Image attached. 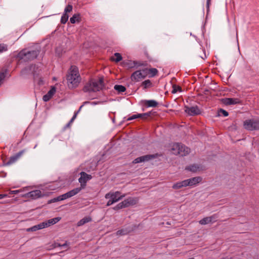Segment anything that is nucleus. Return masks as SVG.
I'll return each mask as SVG.
<instances>
[{
    "mask_svg": "<svg viewBox=\"0 0 259 259\" xmlns=\"http://www.w3.org/2000/svg\"><path fill=\"white\" fill-rule=\"evenodd\" d=\"M24 153V150L19 151L15 155L11 156L8 161L5 162L4 165L8 166L15 163L20 158V157L23 155Z\"/></svg>",
    "mask_w": 259,
    "mask_h": 259,
    "instance_id": "f8f14e48",
    "label": "nucleus"
},
{
    "mask_svg": "<svg viewBox=\"0 0 259 259\" xmlns=\"http://www.w3.org/2000/svg\"><path fill=\"white\" fill-rule=\"evenodd\" d=\"M185 112L190 116H195L201 113V111L197 106L189 107L185 106Z\"/></svg>",
    "mask_w": 259,
    "mask_h": 259,
    "instance_id": "9d476101",
    "label": "nucleus"
},
{
    "mask_svg": "<svg viewBox=\"0 0 259 259\" xmlns=\"http://www.w3.org/2000/svg\"><path fill=\"white\" fill-rule=\"evenodd\" d=\"M125 196V194L121 195V192L119 191L110 192L105 195V198L107 199H109L106 205L107 206H110L113 203L122 199Z\"/></svg>",
    "mask_w": 259,
    "mask_h": 259,
    "instance_id": "20e7f679",
    "label": "nucleus"
},
{
    "mask_svg": "<svg viewBox=\"0 0 259 259\" xmlns=\"http://www.w3.org/2000/svg\"><path fill=\"white\" fill-rule=\"evenodd\" d=\"M171 151L175 155L184 156L189 153L190 150L187 147L180 143H175L172 145Z\"/></svg>",
    "mask_w": 259,
    "mask_h": 259,
    "instance_id": "39448f33",
    "label": "nucleus"
},
{
    "mask_svg": "<svg viewBox=\"0 0 259 259\" xmlns=\"http://www.w3.org/2000/svg\"><path fill=\"white\" fill-rule=\"evenodd\" d=\"M138 201V199L137 198L130 197L122 201V202L123 203L124 208H125L136 204Z\"/></svg>",
    "mask_w": 259,
    "mask_h": 259,
    "instance_id": "ddd939ff",
    "label": "nucleus"
},
{
    "mask_svg": "<svg viewBox=\"0 0 259 259\" xmlns=\"http://www.w3.org/2000/svg\"><path fill=\"white\" fill-rule=\"evenodd\" d=\"M104 88V81L102 78L99 79H91L84 85L82 91L84 93H95L102 90Z\"/></svg>",
    "mask_w": 259,
    "mask_h": 259,
    "instance_id": "f257e3e1",
    "label": "nucleus"
},
{
    "mask_svg": "<svg viewBox=\"0 0 259 259\" xmlns=\"http://www.w3.org/2000/svg\"><path fill=\"white\" fill-rule=\"evenodd\" d=\"M44 196L45 195L42 194L41 191L39 190H35L30 191L23 195V196H25V197L29 198L32 199H36Z\"/></svg>",
    "mask_w": 259,
    "mask_h": 259,
    "instance_id": "9b49d317",
    "label": "nucleus"
},
{
    "mask_svg": "<svg viewBox=\"0 0 259 259\" xmlns=\"http://www.w3.org/2000/svg\"><path fill=\"white\" fill-rule=\"evenodd\" d=\"M155 113H156V112H153L152 111H149V112H148L146 113H140V115H141L140 116V118L145 119H147L148 117L153 115Z\"/></svg>",
    "mask_w": 259,
    "mask_h": 259,
    "instance_id": "cd10ccee",
    "label": "nucleus"
},
{
    "mask_svg": "<svg viewBox=\"0 0 259 259\" xmlns=\"http://www.w3.org/2000/svg\"><path fill=\"white\" fill-rule=\"evenodd\" d=\"M126 65L129 69L135 68V61H130L126 63Z\"/></svg>",
    "mask_w": 259,
    "mask_h": 259,
    "instance_id": "f704fd0d",
    "label": "nucleus"
},
{
    "mask_svg": "<svg viewBox=\"0 0 259 259\" xmlns=\"http://www.w3.org/2000/svg\"><path fill=\"white\" fill-rule=\"evenodd\" d=\"M38 230L42 229L45 228H47L46 224L45 222H42L39 224L37 225Z\"/></svg>",
    "mask_w": 259,
    "mask_h": 259,
    "instance_id": "58836bf2",
    "label": "nucleus"
},
{
    "mask_svg": "<svg viewBox=\"0 0 259 259\" xmlns=\"http://www.w3.org/2000/svg\"><path fill=\"white\" fill-rule=\"evenodd\" d=\"M195 54L196 56L202 59H205L207 58L205 50L201 45L195 51Z\"/></svg>",
    "mask_w": 259,
    "mask_h": 259,
    "instance_id": "2eb2a0df",
    "label": "nucleus"
},
{
    "mask_svg": "<svg viewBox=\"0 0 259 259\" xmlns=\"http://www.w3.org/2000/svg\"><path fill=\"white\" fill-rule=\"evenodd\" d=\"M114 55L116 57V58H114L113 57H111V60L112 61H115V62H118L122 59V57L121 54L119 53H115Z\"/></svg>",
    "mask_w": 259,
    "mask_h": 259,
    "instance_id": "c85d7f7f",
    "label": "nucleus"
},
{
    "mask_svg": "<svg viewBox=\"0 0 259 259\" xmlns=\"http://www.w3.org/2000/svg\"><path fill=\"white\" fill-rule=\"evenodd\" d=\"M141 86L143 90H146L152 87V83L149 79L146 80L141 83Z\"/></svg>",
    "mask_w": 259,
    "mask_h": 259,
    "instance_id": "5701e85b",
    "label": "nucleus"
},
{
    "mask_svg": "<svg viewBox=\"0 0 259 259\" xmlns=\"http://www.w3.org/2000/svg\"><path fill=\"white\" fill-rule=\"evenodd\" d=\"M72 10V6L71 5H68L64 10V13L67 14V13H69Z\"/></svg>",
    "mask_w": 259,
    "mask_h": 259,
    "instance_id": "e433bc0d",
    "label": "nucleus"
},
{
    "mask_svg": "<svg viewBox=\"0 0 259 259\" xmlns=\"http://www.w3.org/2000/svg\"><path fill=\"white\" fill-rule=\"evenodd\" d=\"M82 107H83V105H81V106L79 107V109H80V110H81V108H82Z\"/></svg>",
    "mask_w": 259,
    "mask_h": 259,
    "instance_id": "5fc2aeb1",
    "label": "nucleus"
},
{
    "mask_svg": "<svg viewBox=\"0 0 259 259\" xmlns=\"http://www.w3.org/2000/svg\"><path fill=\"white\" fill-rule=\"evenodd\" d=\"M146 77V73L144 69L142 70H138L134 72L131 76V79L132 81L139 82Z\"/></svg>",
    "mask_w": 259,
    "mask_h": 259,
    "instance_id": "0eeeda50",
    "label": "nucleus"
},
{
    "mask_svg": "<svg viewBox=\"0 0 259 259\" xmlns=\"http://www.w3.org/2000/svg\"><path fill=\"white\" fill-rule=\"evenodd\" d=\"M219 113L220 114H222L224 116H227L228 115V112L227 111H226V110L223 109H220V110H219Z\"/></svg>",
    "mask_w": 259,
    "mask_h": 259,
    "instance_id": "79ce46f5",
    "label": "nucleus"
},
{
    "mask_svg": "<svg viewBox=\"0 0 259 259\" xmlns=\"http://www.w3.org/2000/svg\"><path fill=\"white\" fill-rule=\"evenodd\" d=\"M28 231H35L36 230H38L37 225H35L29 229H27Z\"/></svg>",
    "mask_w": 259,
    "mask_h": 259,
    "instance_id": "c03bdc74",
    "label": "nucleus"
},
{
    "mask_svg": "<svg viewBox=\"0 0 259 259\" xmlns=\"http://www.w3.org/2000/svg\"><path fill=\"white\" fill-rule=\"evenodd\" d=\"M157 157V154H148L139 157L135 159L133 163L134 164L148 161Z\"/></svg>",
    "mask_w": 259,
    "mask_h": 259,
    "instance_id": "1a4fd4ad",
    "label": "nucleus"
},
{
    "mask_svg": "<svg viewBox=\"0 0 259 259\" xmlns=\"http://www.w3.org/2000/svg\"><path fill=\"white\" fill-rule=\"evenodd\" d=\"M89 102H84V104H87V103H88Z\"/></svg>",
    "mask_w": 259,
    "mask_h": 259,
    "instance_id": "6e6d98bb",
    "label": "nucleus"
},
{
    "mask_svg": "<svg viewBox=\"0 0 259 259\" xmlns=\"http://www.w3.org/2000/svg\"><path fill=\"white\" fill-rule=\"evenodd\" d=\"M77 113H74L73 117L71 118V119L70 120V123H72L75 120V119L76 118V117L77 116Z\"/></svg>",
    "mask_w": 259,
    "mask_h": 259,
    "instance_id": "de8ad7c7",
    "label": "nucleus"
},
{
    "mask_svg": "<svg viewBox=\"0 0 259 259\" xmlns=\"http://www.w3.org/2000/svg\"><path fill=\"white\" fill-rule=\"evenodd\" d=\"M82 190V189L81 188H80V187L76 188L75 189H73L69 191L67 193L69 195V197H70H70L76 195L77 194H78Z\"/></svg>",
    "mask_w": 259,
    "mask_h": 259,
    "instance_id": "393cba45",
    "label": "nucleus"
},
{
    "mask_svg": "<svg viewBox=\"0 0 259 259\" xmlns=\"http://www.w3.org/2000/svg\"><path fill=\"white\" fill-rule=\"evenodd\" d=\"M61 244H59V243H57V244H55V247H61Z\"/></svg>",
    "mask_w": 259,
    "mask_h": 259,
    "instance_id": "603ef678",
    "label": "nucleus"
},
{
    "mask_svg": "<svg viewBox=\"0 0 259 259\" xmlns=\"http://www.w3.org/2000/svg\"><path fill=\"white\" fill-rule=\"evenodd\" d=\"M92 221V218L90 217H84L83 219H81L77 223L78 226H81L83 225L84 224L89 223Z\"/></svg>",
    "mask_w": 259,
    "mask_h": 259,
    "instance_id": "b1692460",
    "label": "nucleus"
},
{
    "mask_svg": "<svg viewBox=\"0 0 259 259\" xmlns=\"http://www.w3.org/2000/svg\"><path fill=\"white\" fill-rule=\"evenodd\" d=\"M67 80L70 88H75L78 87L81 78L76 67L71 66L70 71L67 77Z\"/></svg>",
    "mask_w": 259,
    "mask_h": 259,
    "instance_id": "f03ea898",
    "label": "nucleus"
},
{
    "mask_svg": "<svg viewBox=\"0 0 259 259\" xmlns=\"http://www.w3.org/2000/svg\"><path fill=\"white\" fill-rule=\"evenodd\" d=\"M56 92V89L55 87H53L51 89V90L47 93V94L43 96V100L45 102H47L49 101L54 94Z\"/></svg>",
    "mask_w": 259,
    "mask_h": 259,
    "instance_id": "aec40b11",
    "label": "nucleus"
},
{
    "mask_svg": "<svg viewBox=\"0 0 259 259\" xmlns=\"http://www.w3.org/2000/svg\"><path fill=\"white\" fill-rule=\"evenodd\" d=\"M244 127L249 131L257 130L259 127V119H250L244 121Z\"/></svg>",
    "mask_w": 259,
    "mask_h": 259,
    "instance_id": "423d86ee",
    "label": "nucleus"
},
{
    "mask_svg": "<svg viewBox=\"0 0 259 259\" xmlns=\"http://www.w3.org/2000/svg\"><path fill=\"white\" fill-rule=\"evenodd\" d=\"M71 123H70V121L65 125V128H68L70 127Z\"/></svg>",
    "mask_w": 259,
    "mask_h": 259,
    "instance_id": "8fccbe9b",
    "label": "nucleus"
},
{
    "mask_svg": "<svg viewBox=\"0 0 259 259\" xmlns=\"http://www.w3.org/2000/svg\"><path fill=\"white\" fill-rule=\"evenodd\" d=\"M8 197V195L7 194H0V199H3Z\"/></svg>",
    "mask_w": 259,
    "mask_h": 259,
    "instance_id": "09e8293b",
    "label": "nucleus"
},
{
    "mask_svg": "<svg viewBox=\"0 0 259 259\" xmlns=\"http://www.w3.org/2000/svg\"><path fill=\"white\" fill-rule=\"evenodd\" d=\"M79 17L78 15L74 14L72 17L70 19V21L72 24H74L77 21V19Z\"/></svg>",
    "mask_w": 259,
    "mask_h": 259,
    "instance_id": "72a5a7b5",
    "label": "nucleus"
},
{
    "mask_svg": "<svg viewBox=\"0 0 259 259\" xmlns=\"http://www.w3.org/2000/svg\"><path fill=\"white\" fill-rule=\"evenodd\" d=\"M61 201V199H60V196L56 197V198H54L52 199H51L50 202H57V201Z\"/></svg>",
    "mask_w": 259,
    "mask_h": 259,
    "instance_id": "37998d69",
    "label": "nucleus"
},
{
    "mask_svg": "<svg viewBox=\"0 0 259 259\" xmlns=\"http://www.w3.org/2000/svg\"><path fill=\"white\" fill-rule=\"evenodd\" d=\"M60 197L61 201L70 198L67 192L63 195H60Z\"/></svg>",
    "mask_w": 259,
    "mask_h": 259,
    "instance_id": "a19ab883",
    "label": "nucleus"
},
{
    "mask_svg": "<svg viewBox=\"0 0 259 259\" xmlns=\"http://www.w3.org/2000/svg\"><path fill=\"white\" fill-rule=\"evenodd\" d=\"M211 0H207L206 1V9H207V12H208L209 10V7L211 4Z\"/></svg>",
    "mask_w": 259,
    "mask_h": 259,
    "instance_id": "a18cd8bd",
    "label": "nucleus"
},
{
    "mask_svg": "<svg viewBox=\"0 0 259 259\" xmlns=\"http://www.w3.org/2000/svg\"><path fill=\"white\" fill-rule=\"evenodd\" d=\"M68 15L67 14L64 13L61 18V22L62 24H65L68 19Z\"/></svg>",
    "mask_w": 259,
    "mask_h": 259,
    "instance_id": "2f4dec72",
    "label": "nucleus"
},
{
    "mask_svg": "<svg viewBox=\"0 0 259 259\" xmlns=\"http://www.w3.org/2000/svg\"><path fill=\"white\" fill-rule=\"evenodd\" d=\"M217 215L213 214L210 217H205L200 220L199 223L200 224L204 225L209 223H213L216 222Z\"/></svg>",
    "mask_w": 259,
    "mask_h": 259,
    "instance_id": "4468645a",
    "label": "nucleus"
},
{
    "mask_svg": "<svg viewBox=\"0 0 259 259\" xmlns=\"http://www.w3.org/2000/svg\"><path fill=\"white\" fill-rule=\"evenodd\" d=\"M130 232L129 230H127V229H121L119 230H118L116 232V234L117 235H124L127 234Z\"/></svg>",
    "mask_w": 259,
    "mask_h": 259,
    "instance_id": "7c9ffc66",
    "label": "nucleus"
},
{
    "mask_svg": "<svg viewBox=\"0 0 259 259\" xmlns=\"http://www.w3.org/2000/svg\"><path fill=\"white\" fill-rule=\"evenodd\" d=\"M141 116V115H140V113L137 114H134V115H133L132 116H131V117H128L127 119V120L130 121V120H133V119H135L136 118H140Z\"/></svg>",
    "mask_w": 259,
    "mask_h": 259,
    "instance_id": "4c0bfd02",
    "label": "nucleus"
},
{
    "mask_svg": "<svg viewBox=\"0 0 259 259\" xmlns=\"http://www.w3.org/2000/svg\"><path fill=\"white\" fill-rule=\"evenodd\" d=\"M188 181V180L187 179L182 181L178 182L172 185V188L174 189H179L183 187L189 186V183Z\"/></svg>",
    "mask_w": 259,
    "mask_h": 259,
    "instance_id": "dca6fc26",
    "label": "nucleus"
},
{
    "mask_svg": "<svg viewBox=\"0 0 259 259\" xmlns=\"http://www.w3.org/2000/svg\"><path fill=\"white\" fill-rule=\"evenodd\" d=\"M144 105L147 107H155L157 106L158 103L157 102L153 100H145Z\"/></svg>",
    "mask_w": 259,
    "mask_h": 259,
    "instance_id": "412c9836",
    "label": "nucleus"
},
{
    "mask_svg": "<svg viewBox=\"0 0 259 259\" xmlns=\"http://www.w3.org/2000/svg\"><path fill=\"white\" fill-rule=\"evenodd\" d=\"M80 109H78L77 111L75 112V113H77V114H78L79 113V112H80Z\"/></svg>",
    "mask_w": 259,
    "mask_h": 259,
    "instance_id": "864d4df0",
    "label": "nucleus"
},
{
    "mask_svg": "<svg viewBox=\"0 0 259 259\" xmlns=\"http://www.w3.org/2000/svg\"><path fill=\"white\" fill-rule=\"evenodd\" d=\"M199 167L196 164H193L188 166H187L185 168L186 170L191 171L192 172H196L198 169Z\"/></svg>",
    "mask_w": 259,
    "mask_h": 259,
    "instance_id": "a878e982",
    "label": "nucleus"
},
{
    "mask_svg": "<svg viewBox=\"0 0 259 259\" xmlns=\"http://www.w3.org/2000/svg\"><path fill=\"white\" fill-rule=\"evenodd\" d=\"M80 177L78 179V181L80 185L79 187L83 189L86 186L87 182L92 179V176L84 171H81L80 173Z\"/></svg>",
    "mask_w": 259,
    "mask_h": 259,
    "instance_id": "6e6552de",
    "label": "nucleus"
},
{
    "mask_svg": "<svg viewBox=\"0 0 259 259\" xmlns=\"http://www.w3.org/2000/svg\"><path fill=\"white\" fill-rule=\"evenodd\" d=\"M173 89H172V90L171 91V93L172 94H175L178 91H181V88L179 86H176V85H174L173 86Z\"/></svg>",
    "mask_w": 259,
    "mask_h": 259,
    "instance_id": "ea45409f",
    "label": "nucleus"
},
{
    "mask_svg": "<svg viewBox=\"0 0 259 259\" xmlns=\"http://www.w3.org/2000/svg\"><path fill=\"white\" fill-rule=\"evenodd\" d=\"M187 180H188L189 186H194L201 182L202 178L200 177H196Z\"/></svg>",
    "mask_w": 259,
    "mask_h": 259,
    "instance_id": "a211bd4d",
    "label": "nucleus"
},
{
    "mask_svg": "<svg viewBox=\"0 0 259 259\" xmlns=\"http://www.w3.org/2000/svg\"><path fill=\"white\" fill-rule=\"evenodd\" d=\"M22 192V190H12L10 191V194H16L18 193Z\"/></svg>",
    "mask_w": 259,
    "mask_h": 259,
    "instance_id": "49530a36",
    "label": "nucleus"
},
{
    "mask_svg": "<svg viewBox=\"0 0 259 259\" xmlns=\"http://www.w3.org/2000/svg\"><path fill=\"white\" fill-rule=\"evenodd\" d=\"M8 50V46L7 44H0V54L6 52Z\"/></svg>",
    "mask_w": 259,
    "mask_h": 259,
    "instance_id": "c756f323",
    "label": "nucleus"
},
{
    "mask_svg": "<svg viewBox=\"0 0 259 259\" xmlns=\"http://www.w3.org/2000/svg\"><path fill=\"white\" fill-rule=\"evenodd\" d=\"M135 68H138L139 67L141 66H145L146 65L147 63L145 62H141V61H135Z\"/></svg>",
    "mask_w": 259,
    "mask_h": 259,
    "instance_id": "473e14b6",
    "label": "nucleus"
},
{
    "mask_svg": "<svg viewBox=\"0 0 259 259\" xmlns=\"http://www.w3.org/2000/svg\"><path fill=\"white\" fill-rule=\"evenodd\" d=\"M39 54V51L38 50L29 51L27 49H24L17 55L16 58L19 60L27 62L36 58Z\"/></svg>",
    "mask_w": 259,
    "mask_h": 259,
    "instance_id": "7ed1b4c3",
    "label": "nucleus"
},
{
    "mask_svg": "<svg viewBox=\"0 0 259 259\" xmlns=\"http://www.w3.org/2000/svg\"><path fill=\"white\" fill-rule=\"evenodd\" d=\"M144 70L146 73V77H147L148 75H149V77H154L158 73L157 69L154 68L150 69L145 68L144 69Z\"/></svg>",
    "mask_w": 259,
    "mask_h": 259,
    "instance_id": "6ab92c4d",
    "label": "nucleus"
},
{
    "mask_svg": "<svg viewBox=\"0 0 259 259\" xmlns=\"http://www.w3.org/2000/svg\"><path fill=\"white\" fill-rule=\"evenodd\" d=\"M114 89L117 91L118 93H122L126 91L125 87L122 85L116 84L114 85Z\"/></svg>",
    "mask_w": 259,
    "mask_h": 259,
    "instance_id": "bb28decb",
    "label": "nucleus"
},
{
    "mask_svg": "<svg viewBox=\"0 0 259 259\" xmlns=\"http://www.w3.org/2000/svg\"><path fill=\"white\" fill-rule=\"evenodd\" d=\"M68 246V244H67V241H66L65 243L61 245V247H65V246Z\"/></svg>",
    "mask_w": 259,
    "mask_h": 259,
    "instance_id": "3c124183",
    "label": "nucleus"
},
{
    "mask_svg": "<svg viewBox=\"0 0 259 259\" xmlns=\"http://www.w3.org/2000/svg\"><path fill=\"white\" fill-rule=\"evenodd\" d=\"M124 208V206H123V203L121 202L119 203H118V204H117L115 206H114L113 209L114 210H119L120 209H122Z\"/></svg>",
    "mask_w": 259,
    "mask_h": 259,
    "instance_id": "c9c22d12",
    "label": "nucleus"
},
{
    "mask_svg": "<svg viewBox=\"0 0 259 259\" xmlns=\"http://www.w3.org/2000/svg\"><path fill=\"white\" fill-rule=\"evenodd\" d=\"M61 220V218L57 217L53 219H50L46 222H45L46 224V227H48L51 225H54L58 222Z\"/></svg>",
    "mask_w": 259,
    "mask_h": 259,
    "instance_id": "4be33fe9",
    "label": "nucleus"
},
{
    "mask_svg": "<svg viewBox=\"0 0 259 259\" xmlns=\"http://www.w3.org/2000/svg\"><path fill=\"white\" fill-rule=\"evenodd\" d=\"M222 102L226 105H235L239 103V100L237 98H226L223 99Z\"/></svg>",
    "mask_w": 259,
    "mask_h": 259,
    "instance_id": "f3484780",
    "label": "nucleus"
}]
</instances>
